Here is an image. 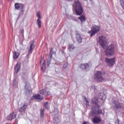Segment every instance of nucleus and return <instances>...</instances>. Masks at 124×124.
<instances>
[{
	"label": "nucleus",
	"instance_id": "obj_27",
	"mask_svg": "<svg viewBox=\"0 0 124 124\" xmlns=\"http://www.w3.org/2000/svg\"><path fill=\"white\" fill-rule=\"evenodd\" d=\"M13 86L15 88H16V87L18 86V82L17 81V80H16V79H15L14 80L13 82Z\"/></svg>",
	"mask_w": 124,
	"mask_h": 124
},
{
	"label": "nucleus",
	"instance_id": "obj_39",
	"mask_svg": "<svg viewBox=\"0 0 124 124\" xmlns=\"http://www.w3.org/2000/svg\"><path fill=\"white\" fill-rule=\"evenodd\" d=\"M82 124H89V122H83Z\"/></svg>",
	"mask_w": 124,
	"mask_h": 124
},
{
	"label": "nucleus",
	"instance_id": "obj_21",
	"mask_svg": "<svg viewBox=\"0 0 124 124\" xmlns=\"http://www.w3.org/2000/svg\"><path fill=\"white\" fill-rule=\"evenodd\" d=\"M79 20L81 21L82 23H85L86 22V16L82 15L78 17Z\"/></svg>",
	"mask_w": 124,
	"mask_h": 124
},
{
	"label": "nucleus",
	"instance_id": "obj_3",
	"mask_svg": "<svg viewBox=\"0 0 124 124\" xmlns=\"http://www.w3.org/2000/svg\"><path fill=\"white\" fill-rule=\"evenodd\" d=\"M104 74H105V72L97 71L94 75V78L97 82H102L104 80V78H103Z\"/></svg>",
	"mask_w": 124,
	"mask_h": 124
},
{
	"label": "nucleus",
	"instance_id": "obj_43",
	"mask_svg": "<svg viewBox=\"0 0 124 124\" xmlns=\"http://www.w3.org/2000/svg\"><path fill=\"white\" fill-rule=\"evenodd\" d=\"M75 21H77V20L75 19Z\"/></svg>",
	"mask_w": 124,
	"mask_h": 124
},
{
	"label": "nucleus",
	"instance_id": "obj_5",
	"mask_svg": "<svg viewBox=\"0 0 124 124\" xmlns=\"http://www.w3.org/2000/svg\"><path fill=\"white\" fill-rule=\"evenodd\" d=\"M100 30V26L93 25V27L91 28V30L88 31V33H90L91 37L95 35L96 33H97L98 31Z\"/></svg>",
	"mask_w": 124,
	"mask_h": 124
},
{
	"label": "nucleus",
	"instance_id": "obj_42",
	"mask_svg": "<svg viewBox=\"0 0 124 124\" xmlns=\"http://www.w3.org/2000/svg\"><path fill=\"white\" fill-rule=\"evenodd\" d=\"M22 79H23V80H24V78H22Z\"/></svg>",
	"mask_w": 124,
	"mask_h": 124
},
{
	"label": "nucleus",
	"instance_id": "obj_2",
	"mask_svg": "<svg viewBox=\"0 0 124 124\" xmlns=\"http://www.w3.org/2000/svg\"><path fill=\"white\" fill-rule=\"evenodd\" d=\"M105 53V55L108 57H111V56H113V55L115 54V46H114V45L111 44L108 46L106 49Z\"/></svg>",
	"mask_w": 124,
	"mask_h": 124
},
{
	"label": "nucleus",
	"instance_id": "obj_16",
	"mask_svg": "<svg viewBox=\"0 0 124 124\" xmlns=\"http://www.w3.org/2000/svg\"><path fill=\"white\" fill-rule=\"evenodd\" d=\"M21 68V63H17L15 68V74H17Z\"/></svg>",
	"mask_w": 124,
	"mask_h": 124
},
{
	"label": "nucleus",
	"instance_id": "obj_7",
	"mask_svg": "<svg viewBox=\"0 0 124 124\" xmlns=\"http://www.w3.org/2000/svg\"><path fill=\"white\" fill-rule=\"evenodd\" d=\"M99 43L100 46H101L102 48H103V49L106 48V44H107V41L106 40V37H105V36H100L99 37Z\"/></svg>",
	"mask_w": 124,
	"mask_h": 124
},
{
	"label": "nucleus",
	"instance_id": "obj_14",
	"mask_svg": "<svg viewBox=\"0 0 124 124\" xmlns=\"http://www.w3.org/2000/svg\"><path fill=\"white\" fill-rule=\"evenodd\" d=\"M16 115L17 113H16V112H13L8 116L7 119L8 121H11V120H13V119H15V118H16Z\"/></svg>",
	"mask_w": 124,
	"mask_h": 124
},
{
	"label": "nucleus",
	"instance_id": "obj_41",
	"mask_svg": "<svg viewBox=\"0 0 124 124\" xmlns=\"http://www.w3.org/2000/svg\"><path fill=\"white\" fill-rule=\"evenodd\" d=\"M67 0V1H71V0Z\"/></svg>",
	"mask_w": 124,
	"mask_h": 124
},
{
	"label": "nucleus",
	"instance_id": "obj_33",
	"mask_svg": "<svg viewBox=\"0 0 124 124\" xmlns=\"http://www.w3.org/2000/svg\"><path fill=\"white\" fill-rule=\"evenodd\" d=\"M85 101L86 102V107L88 108V107H90V103H89V101H88V99H87V98L85 99Z\"/></svg>",
	"mask_w": 124,
	"mask_h": 124
},
{
	"label": "nucleus",
	"instance_id": "obj_22",
	"mask_svg": "<svg viewBox=\"0 0 124 124\" xmlns=\"http://www.w3.org/2000/svg\"><path fill=\"white\" fill-rule=\"evenodd\" d=\"M76 38L78 43H81V42H82V38L81 37V36H80V34H77Z\"/></svg>",
	"mask_w": 124,
	"mask_h": 124
},
{
	"label": "nucleus",
	"instance_id": "obj_9",
	"mask_svg": "<svg viewBox=\"0 0 124 124\" xmlns=\"http://www.w3.org/2000/svg\"><path fill=\"white\" fill-rule=\"evenodd\" d=\"M105 62L108 66H113L116 63V57L111 59L106 58Z\"/></svg>",
	"mask_w": 124,
	"mask_h": 124
},
{
	"label": "nucleus",
	"instance_id": "obj_35",
	"mask_svg": "<svg viewBox=\"0 0 124 124\" xmlns=\"http://www.w3.org/2000/svg\"><path fill=\"white\" fill-rule=\"evenodd\" d=\"M67 64H68V63H67V62H65V63L63 65V68H66V67H67Z\"/></svg>",
	"mask_w": 124,
	"mask_h": 124
},
{
	"label": "nucleus",
	"instance_id": "obj_17",
	"mask_svg": "<svg viewBox=\"0 0 124 124\" xmlns=\"http://www.w3.org/2000/svg\"><path fill=\"white\" fill-rule=\"evenodd\" d=\"M93 124H99L101 122V119L99 117L95 116L93 119Z\"/></svg>",
	"mask_w": 124,
	"mask_h": 124
},
{
	"label": "nucleus",
	"instance_id": "obj_6",
	"mask_svg": "<svg viewBox=\"0 0 124 124\" xmlns=\"http://www.w3.org/2000/svg\"><path fill=\"white\" fill-rule=\"evenodd\" d=\"M123 107V104L118 101L114 100L111 105V108L113 110H118L121 109Z\"/></svg>",
	"mask_w": 124,
	"mask_h": 124
},
{
	"label": "nucleus",
	"instance_id": "obj_38",
	"mask_svg": "<svg viewBox=\"0 0 124 124\" xmlns=\"http://www.w3.org/2000/svg\"><path fill=\"white\" fill-rule=\"evenodd\" d=\"M21 33H22L23 34V35H24V30L23 29L21 30Z\"/></svg>",
	"mask_w": 124,
	"mask_h": 124
},
{
	"label": "nucleus",
	"instance_id": "obj_24",
	"mask_svg": "<svg viewBox=\"0 0 124 124\" xmlns=\"http://www.w3.org/2000/svg\"><path fill=\"white\" fill-rule=\"evenodd\" d=\"M44 111H45L44 109L41 108L40 109V116L42 118H44V116H45Z\"/></svg>",
	"mask_w": 124,
	"mask_h": 124
},
{
	"label": "nucleus",
	"instance_id": "obj_34",
	"mask_svg": "<svg viewBox=\"0 0 124 124\" xmlns=\"http://www.w3.org/2000/svg\"><path fill=\"white\" fill-rule=\"evenodd\" d=\"M36 16L38 17V19H41V16H40V12H37Z\"/></svg>",
	"mask_w": 124,
	"mask_h": 124
},
{
	"label": "nucleus",
	"instance_id": "obj_29",
	"mask_svg": "<svg viewBox=\"0 0 124 124\" xmlns=\"http://www.w3.org/2000/svg\"><path fill=\"white\" fill-rule=\"evenodd\" d=\"M91 91L94 92L95 93H96V91L97 90H96V87L94 85H93L91 88Z\"/></svg>",
	"mask_w": 124,
	"mask_h": 124
},
{
	"label": "nucleus",
	"instance_id": "obj_30",
	"mask_svg": "<svg viewBox=\"0 0 124 124\" xmlns=\"http://www.w3.org/2000/svg\"><path fill=\"white\" fill-rule=\"evenodd\" d=\"M52 60V57L49 56L47 59V64L48 66L50 65V63H51V60Z\"/></svg>",
	"mask_w": 124,
	"mask_h": 124
},
{
	"label": "nucleus",
	"instance_id": "obj_28",
	"mask_svg": "<svg viewBox=\"0 0 124 124\" xmlns=\"http://www.w3.org/2000/svg\"><path fill=\"white\" fill-rule=\"evenodd\" d=\"M49 50H50V53H49V57H50V58H52L53 54H54V50H53V48H52V47L50 48Z\"/></svg>",
	"mask_w": 124,
	"mask_h": 124
},
{
	"label": "nucleus",
	"instance_id": "obj_13",
	"mask_svg": "<svg viewBox=\"0 0 124 124\" xmlns=\"http://www.w3.org/2000/svg\"><path fill=\"white\" fill-rule=\"evenodd\" d=\"M27 107L28 105L27 104H25L18 108V112H21V113H22V112H25L27 109Z\"/></svg>",
	"mask_w": 124,
	"mask_h": 124
},
{
	"label": "nucleus",
	"instance_id": "obj_4",
	"mask_svg": "<svg viewBox=\"0 0 124 124\" xmlns=\"http://www.w3.org/2000/svg\"><path fill=\"white\" fill-rule=\"evenodd\" d=\"M102 114V109L100 108H97L96 107H92L91 115L93 117L95 116H98Z\"/></svg>",
	"mask_w": 124,
	"mask_h": 124
},
{
	"label": "nucleus",
	"instance_id": "obj_26",
	"mask_svg": "<svg viewBox=\"0 0 124 124\" xmlns=\"http://www.w3.org/2000/svg\"><path fill=\"white\" fill-rule=\"evenodd\" d=\"M37 25L39 29H40V28H41V20L40 19H37Z\"/></svg>",
	"mask_w": 124,
	"mask_h": 124
},
{
	"label": "nucleus",
	"instance_id": "obj_37",
	"mask_svg": "<svg viewBox=\"0 0 124 124\" xmlns=\"http://www.w3.org/2000/svg\"><path fill=\"white\" fill-rule=\"evenodd\" d=\"M116 123H117L118 124H120V120L117 119L116 121Z\"/></svg>",
	"mask_w": 124,
	"mask_h": 124
},
{
	"label": "nucleus",
	"instance_id": "obj_32",
	"mask_svg": "<svg viewBox=\"0 0 124 124\" xmlns=\"http://www.w3.org/2000/svg\"><path fill=\"white\" fill-rule=\"evenodd\" d=\"M44 106H45V107L46 109L47 110H48V109H49V102H46V103H45Z\"/></svg>",
	"mask_w": 124,
	"mask_h": 124
},
{
	"label": "nucleus",
	"instance_id": "obj_15",
	"mask_svg": "<svg viewBox=\"0 0 124 124\" xmlns=\"http://www.w3.org/2000/svg\"><path fill=\"white\" fill-rule=\"evenodd\" d=\"M34 47H35L34 43L32 42L30 45V48L28 50V54L29 55L30 54H31V53H32V51L33 50V49H34Z\"/></svg>",
	"mask_w": 124,
	"mask_h": 124
},
{
	"label": "nucleus",
	"instance_id": "obj_23",
	"mask_svg": "<svg viewBox=\"0 0 124 124\" xmlns=\"http://www.w3.org/2000/svg\"><path fill=\"white\" fill-rule=\"evenodd\" d=\"M45 65V60L41 59L40 61V66L42 70V69H43V67H42V66H44Z\"/></svg>",
	"mask_w": 124,
	"mask_h": 124
},
{
	"label": "nucleus",
	"instance_id": "obj_36",
	"mask_svg": "<svg viewBox=\"0 0 124 124\" xmlns=\"http://www.w3.org/2000/svg\"><path fill=\"white\" fill-rule=\"evenodd\" d=\"M51 94V93L49 91H47L46 93V96H48V95H50Z\"/></svg>",
	"mask_w": 124,
	"mask_h": 124
},
{
	"label": "nucleus",
	"instance_id": "obj_25",
	"mask_svg": "<svg viewBox=\"0 0 124 124\" xmlns=\"http://www.w3.org/2000/svg\"><path fill=\"white\" fill-rule=\"evenodd\" d=\"M68 49H69L70 51H72L74 49H75V46H74L72 44H69L68 46Z\"/></svg>",
	"mask_w": 124,
	"mask_h": 124
},
{
	"label": "nucleus",
	"instance_id": "obj_10",
	"mask_svg": "<svg viewBox=\"0 0 124 124\" xmlns=\"http://www.w3.org/2000/svg\"><path fill=\"white\" fill-rule=\"evenodd\" d=\"M92 104H94V106L92 107H97L100 108V105H99V101H98V97L94 96L92 99Z\"/></svg>",
	"mask_w": 124,
	"mask_h": 124
},
{
	"label": "nucleus",
	"instance_id": "obj_12",
	"mask_svg": "<svg viewBox=\"0 0 124 124\" xmlns=\"http://www.w3.org/2000/svg\"><path fill=\"white\" fill-rule=\"evenodd\" d=\"M30 99L31 100H33V99H38L39 100H42L43 99V97L40 95L39 94H38L31 96Z\"/></svg>",
	"mask_w": 124,
	"mask_h": 124
},
{
	"label": "nucleus",
	"instance_id": "obj_1",
	"mask_svg": "<svg viewBox=\"0 0 124 124\" xmlns=\"http://www.w3.org/2000/svg\"><path fill=\"white\" fill-rule=\"evenodd\" d=\"M73 8L75 11L76 14V15H78V16H81L84 12V9H83L82 5H81V2H80L79 0H74Z\"/></svg>",
	"mask_w": 124,
	"mask_h": 124
},
{
	"label": "nucleus",
	"instance_id": "obj_18",
	"mask_svg": "<svg viewBox=\"0 0 124 124\" xmlns=\"http://www.w3.org/2000/svg\"><path fill=\"white\" fill-rule=\"evenodd\" d=\"M15 7L16 9H19V8H20V9H24V5H23L22 4H19L18 3L15 4Z\"/></svg>",
	"mask_w": 124,
	"mask_h": 124
},
{
	"label": "nucleus",
	"instance_id": "obj_40",
	"mask_svg": "<svg viewBox=\"0 0 124 124\" xmlns=\"http://www.w3.org/2000/svg\"><path fill=\"white\" fill-rule=\"evenodd\" d=\"M21 14L24 15V10H23V9H22Z\"/></svg>",
	"mask_w": 124,
	"mask_h": 124
},
{
	"label": "nucleus",
	"instance_id": "obj_20",
	"mask_svg": "<svg viewBox=\"0 0 124 124\" xmlns=\"http://www.w3.org/2000/svg\"><path fill=\"white\" fill-rule=\"evenodd\" d=\"M19 56L20 53L15 51L13 54V59H14V60H16V59H18V58H19Z\"/></svg>",
	"mask_w": 124,
	"mask_h": 124
},
{
	"label": "nucleus",
	"instance_id": "obj_11",
	"mask_svg": "<svg viewBox=\"0 0 124 124\" xmlns=\"http://www.w3.org/2000/svg\"><path fill=\"white\" fill-rule=\"evenodd\" d=\"M25 91L26 94H31V86L29 84H26L25 86Z\"/></svg>",
	"mask_w": 124,
	"mask_h": 124
},
{
	"label": "nucleus",
	"instance_id": "obj_31",
	"mask_svg": "<svg viewBox=\"0 0 124 124\" xmlns=\"http://www.w3.org/2000/svg\"><path fill=\"white\" fill-rule=\"evenodd\" d=\"M46 88L43 89L41 91H40V94H42V95H43L44 94H45L46 93Z\"/></svg>",
	"mask_w": 124,
	"mask_h": 124
},
{
	"label": "nucleus",
	"instance_id": "obj_19",
	"mask_svg": "<svg viewBox=\"0 0 124 124\" xmlns=\"http://www.w3.org/2000/svg\"><path fill=\"white\" fill-rule=\"evenodd\" d=\"M90 67V66L89 65V64L85 63V64H81L80 65V68L81 69H89V68Z\"/></svg>",
	"mask_w": 124,
	"mask_h": 124
},
{
	"label": "nucleus",
	"instance_id": "obj_8",
	"mask_svg": "<svg viewBox=\"0 0 124 124\" xmlns=\"http://www.w3.org/2000/svg\"><path fill=\"white\" fill-rule=\"evenodd\" d=\"M53 117V121L54 124H58L59 123H60V118H59V112L58 111V110L55 109L54 111Z\"/></svg>",
	"mask_w": 124,
	"mask_h": 124
}]
</instances>
